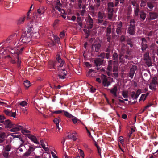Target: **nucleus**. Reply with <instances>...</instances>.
Here are the masks:
<instances>
[{"instance_id": "obj_1", "label": "nucleus", "mask_w": 158, "mask_h": 158, "mask_svg": "<svg viewBox=\"0 0 158 158\" xmlns=\"http://www.w3.org/2000/svg\"><path fill=\"white\" fill-rule=\"evenodd\" d=\"M113 60L114 61V64L117 65L118 64V59L120 62H122L123 60H129L131 58V52L129 49H127L126 51L123 50L122 51L121 54L119 55V58L117 53L114 52L112 56Z\"/></svg>"}, {"instance_id": "obj_2", "label": "nucleus", "mask_w": 158, "mask_h": 158, "mask_svg": "<svg viewBox=\"0 0 158 158\" xmlns=\"http://www.w3.org/2000/svg\"><path fill=\"white\" fill-rule=\"evenodd\" d=\"M3 124H4L5 128H12L10 130L11 132H17L19 129L22 128V126L21 125L13 124L9 119L5 120Z\"/></svg>"}, {"instance_id": "obj_3", "label": "nucleus", "mask_w": 158, "mask_h": 158, "mask_svg": "<svg viewBox=\"0 0 158 158\" xmlns=\"http://www.w3.org/2000/svg\"><path fill=\"white\" fill-rule=\"evenodd\" d=\"M27 144L29 147L27 151L23 155V157L25 158L28 157L29 156H34L35 154L34 152L35 149L37 147L32 144L29 143H28Z\"/></svg>"}, {"instance_id": "obj_4", "label": "nucleus", "mask_w": 158, "mask_h": 158, "mask_svg": "<svg viewBox=\"0 0 158 158\" xmlns=\"http://www.w3.org/2000/svg\"><path fill=\"white\" fill-rule=\"evenodd\" d=\"M23 47L21 48L19 52H14V55L15 56V60L12 59L11 60V62L12 64H15L16 65L17 68H19L21 66V60L19 58V55L22 52L23 50Z\"/></svg>"}, {"instance_id": "obj_5", "label": "nucleus", "mask_w": 158, "mask_h": 158, "mask_svg": "<svg viewBox=\"0 0 158 158\" xmlns=\"http://www.w3.org/2000/svg\"><path fill=\"white\" fill-rule=\"evenodd\" d=\"M114 3L113 2H110L107 3V10L108 19L111 20L113 15Z\"/></svg>"}, {"instance_id": "obj_6", "label": "nucleus", "mask_w": 158, "mask_h": 158, "mask_svg": "<svg viewBox=\"0 0 158 158\" xmlns=\"http://www.w3.org/2000/svg\"><path fill=\"white\" fill-rule=\"evenodd\" d=\"M31 34H25V33L23 34L20 38L21 41L23 43L27 44L31 40Z\"/></svg>"}, {"instance_id": "obj_7", "label": "nucleus", "mask_w": 158, "mask_h": 158, "mask_svg": "<svg viewBox=\"0 0 158 158\" xmlns=\"http://www.w3.org/2000/svg\"><path fill=\"white\" fill-rule=\"evenodd\" d=\"M122 23L121 22H120L117 26L116 29V32L118 35H121L124 31H126V29L122 27Z\"/></svg>"}, {"instance_id": "obj_8", "label": "nucleus", "mask_w": 158, "mask_h": 158, "mask_svg": "<svg viewBox=\"0 0 158 158\" xmlns=\"http://www.w3.org/2000/svg\"><path fill=\"white\" fill-rule=\"evenodd\" d=\"M49 66L50 69H60L62 68L63 66L60 65V64L58 63L57 62L51 61L49 62Z\"/></svg>"}, {"instance_id": "obj_9", "label": "nucleus", "mask_w": 158, "mask_h": 158, "mask_svg": "<svg viewBox=\"0 0 158 158\" xmlns=\"http://www.w3.org/2000/svg\"><path fill=\"white\" fill-rule=\"evenodd\" d=\"M101 78L102 80V84L104 87H108L110 85L111 83L110 81H108L107 76L104 74H102Z\"/></svg>"}, {"instance_id": "obj_10", "label": "nucleus", "mask_w": 158, "mask_h": 158, "mask_svg": "<svg viewBox=\"0 0 158 158\" xmlns=\"http://www.w3.org/2000/svg\"><path fill=\"white\" fill-rule=\"evenodd\" d=\"M58 77L60 79H64L66 78L68 72L66 70H58Z\"/></svg>"}, {"instance_id": "obj_11", "label": "nucleus", "mask_w": 158, "mask_h": 158, "mask_svg": "<svg viewBox=\"0 0 158 158\" xmlns=\"http://www.w3.org/2000/svg\"><path fill=\"white\" fill-rule=\"evenodd\" d=\"M127 28V32L131 35H133L135 33V26L132 25H128Z\"/></svg>"}, {"instance_id": "obj_12", "label": "nucleus", "mask_w": 158, "mask_h": 158, "mask_svg": "<svg viewBox=\"0 0 158 158\" xmlns=\"http://www.w3.org/2000/svg\"><path fill=\"white\" fill-rule=\"evenodd\" d=\"M104 60L100 58H96L94 60V63L97 66H100L102 65L103 63Z\"/></svg>"}, {"instance_id": "obj_13", "label": "nucleus", "mask_w": 158, "mask_h": 158, "mask_svg": "<svg viewBox=\"0 0 158 158\" xmlns=\"http://www.w3.org/2000/svg\"><path fill=\"white\" fill-rule=\"evenodd\" d=\"M60 53H58L56 55V57L57 61L56 62H57L58 63L60 64L61 65L63 66L65 63V61L61 58L60 56Z\"/></svg>"}, {"instance_id": "obj_14", "label": "nucleus", "mask_w": 158, "mask_h": 158, "mask_svg": "<svg viewBox=\"0 0 158 158\" xmlns=\"http://www.w3.org/2000/svg\"><path fill=\"white\" fill-rule=\"evenodd\" d=\"M97 75V72L94 70H89L86 73V75L89 77H94Z\"/></svg>"}, {"instance_id": "obj_15", "label": "nucleus", "mask_w": 158, "mask_h": 158, "mask_svg": "<svg viewBox=\"0 0 158 158\" xmlns=\"http://www.w3.org/2000/svg\"><path fill=\"white\" fill-rule=\"evenodd\" d=\"M26 19L25 15L22 16L20 17L17 21V23L18 25H21L24 23Z\"/></svg>"}, {"instance_id": "obj_16", "label": "nucleus", "mask_w": 158, "mask_h": 158, "mask_svg": "<svg viewBox=\"0 0 158 158\" xmlns=\"http://www.w3.org/2000/svg\"><path fill=\"white\" fill-rule=\"evenodd\" d=\"M101 47V45L99 43L94 44L92 45L91 49L92 51H94V48L95 51L98 52L99 51Z\"/></svg>"}, {"instance_id": "obj_17", "label": "nucleus", "mask_w": 158, "mask_h": 158, "mask_svg": "<svg viewBox=\"0 0 158 158\" xmlns=\"http://www.w3.org/2000/svg\"><path fill=\"white\" fill-rule=\"evenodd\" d=\"M110 92L111 93L114 97H116L117 96V92L118 90L117 86L115 85L113 86V88L110 89H109Z\"/></svg>"}, {"instance_id": "obj_18", "label": "nucleus", "mask_w": 158, "mask_h": 158, "mask_svg": "<svg viewBox=\"0 0 158 158\" xmlns=\"http://www.w3.org/2000/svg\"><path fill=\"white\" fill-rule=\"evenodd\" d=\"M149 15L150 20L156 19L158 16L157 13L156 12H150L149 13Z\"/></svg>"}, {"instance_id": "obj_19", "label": "nucleus", "mask_w": 158, "mask_h": 158, "mask_svg": "<svg viewBox=\"0 0 158 158\" xmlns=\"http://www.w3.org/2000/svg\"><path fill=\"white\" fill-rule=\"evenodd\" d=\"M28 137L31 140L34 142L35 143L37 144H39V142L38 141L37 139L35 136L30 134H28Z\"/></svg>"}, {"instance_id": "obj_20", "label": "nucleus", "mask_w": 158, "mask_h": 158, "mask_svg": "<svg viewBox=\"0 0 158 158\" xmlns=\"http://www.w3.org/2000/svg\"><path fill=\"white\" fill-rule=\"evenodd\" d=\"M140 11L139 7V5L136 6L134 10V18L135 19L136 17H138L139 15V12Z\"/></svg>"}, {"instance_id": "obj_21", "label": "nucleus", "mask_w": 158, "mask_h": 158, "mask_svg": "<svg viewBox=\"0 0 158 158\" xmlns=\"http://www.w3.org/2000/svg\"><path fill=\"white\" fill-rule=\"evenodd\" d=\"M4 112L7 116H11L14 118L15 117L16 115V112H12L8 110H5L4 111Z\"/></svg>"}, {"instance_id": "obj_22", "label": "nucleus", "mask_w": 158, "mask_h": 158, "mask_svg": "<svg viewBox=\"0 0 158 158\" xmlns=\"http://www.w3.org/2000/svg\"><path fill=\"white\" fill-rule=\"evenodd\" d=\"M154 2L151 1L148 2L147 3V6L149 9V10L148 9V10H153V8L154 7L153 5Z\"/></svg>"}, {"instance_id": "obj_23", "label": "nucleus", "mask_w": 158, "mask_h": 158, "mask_svg": "<svg viewBox=\"0 0 158 158\" xmlns=\"http://www.w3.org/2000/svg\"><path fill=\"white\" fill-rule=\"evenodd\" d=\"M140 18L141 19V21L143 22L146 17V14L143 11L140 12Z\"/></svg>"}, {"instance_id": "obj_24", "label": "nucleus", "mask_w": 158, "mask_h": 158, "mask_svg": "<svg viewBox=\"0 0 158 158\" xmlns=\"http://www.w3.org/2000/svg\"><path fill=\"white\" fill-rule=\"evenodd\" d=\"M6 138V134L5 132L0 133V143H2L5 140Z\"/></svg>"}, {"instance_id": "obj_25", "label": "nucleus", "mask_w": 158, "mask_h": 158, "mask_svg": "<svg viewBox=\"0 0 158 158\" xmlns=\"http://www.w3.org/2000/svg\"><path fill=\"white\" fill-rule=\"evenodd\" d=\"M60 6H55V7L53 9V10H55V9L57 10L58 11L61 12V13H64V9L60 8Z\"/></svg>"}, {"instance_id": "obj_26", "label": "nucleus", "mask_w": 158, "mask_h": 158, "mask_svg": "<svg viewBox=\"0 0 158 158\" xmlns=\"http://www.w3.org/2000/svg\"><path fill=\"white\" fill-rule=\"evenodd\" d=\"M13 36L14 35H10L7 38L6 41H4L2 43H0V46L2 44H3L5 41H6V42L10 43L11 40L12 39Z\"/></svg>"}, {"instance_id": "obj_27", "label": "nucleus", "mask_w": 158, "mask_h": 158, "mask_svg": "<svg viewBox=\"0 0 158 158\" xmlns=\"http://www.w3.org/2000/svg\"><path fill=\"white\" fill-rule=\"evenodd\" d=\"M64 114L65 116L70 118H73L74 117L71 114L68 113L67 111H64Z\"/></svg>"}, {"instance_id": "obj_28", "label": "nucleus", "mask_w": 158, "mask_h": 158, "mask_svg": "<svg viewBox=\"0 0 158 158\" xmlns=\"http://www.w3.org/2000/svg\"><path fill=\"white\" fill-rule=\"evenodd\" d=\"M157 80V78L156 77H154L152 79L151 82L150 83L151 84H152L154 87H156V86L157 83L156 81Z\"/></svg>"}, {"instance_id": "obj_29", "label": "nucleus", "mask_w": 158, "mask_h": 158, "mask_svg": "<svg viewBox=\"0 0 158 158\" xmlns=\"http://www.w3.org/2000/svg\"><path fill=\"white\" fill-rule=\"evenodd\" d=\"M20 130H21V132L24 135H26L27 134H29L30 133V131L25 129H23V128L22 126V128L21 129H20L19 130V131Z\"/></svg>"}, {"instance_id": "obj_30", "label": "nucleus", "mask_w": 158, "mask_h": 158, "mask_svg": "<svg viewBox=\"0 0 158 158\" xmlns=\"http://www.w3.org/2000/svg\"><path fill=\"white\" fill-rule=\"evenodd\" d=\"M112 48V47L111 44H109L107 48L106 49V52H110Z\"/></svg>"}, {"instance_id": "obj_31", "label": "nucleus", "mask_w": 158, "mask_h": 158, "mask_svg": "<svg viewBox=\"0 0 158 158\" xmlns=\"http://www.w3.org/2000/svg\"><path fill=\"white\" fill-rule=\"evenodd\" d=\"M98 19H103L105 16V14L102 13L100 11L98 12Z\"/></svg>"}, {"instance_id": "obj_32", "label": "nucleus", "mask_w": 158, "mask_h": 158, "mask_svg": "<svg viewBox=\"0 0 158 158\" xmlns=\"http://www.w3.org/2000/svg\"><path fill=\"white\" fill-rule=\"evenodd\" d=\"M31 83L28 80H26L24 81V86L26 87V88H28L31 85Z\"/></svg>"}, {"instance_id": "obj_33", "label": "nucleus", "mask_w": 158, "mask_h": 158, "mask_svg": "<svg viewBox=\"0 0 158 158\" xmlns=\"http://www.w3.org/2000/svg\"><path fill=\"white\" fill-rule=\"evenodd\" d=\"M145 60V61L146 64L147 65L148 67H149L152 66V63L151 58Z\"/></svg>"}, {"instance_id": "obj_34", "label": "nucleus", "mask_w": 158, "mask_h": 158, "mask_svg": "<svg viewBox=\"0 0 158 158\" xmlns=\"http://www.w3.org/2000/svg\"><path fill=\"white\" fill-rule=\"evenodd\" d=\"M114 64V61L110 60L108 61V67L107 69H111L112 66L113 64Z\"/></svg>"}, {"instance_id": "obj_35", "label": "nucleus", "mask_w": 158, "mask_h": 158, "mask_svg": "<svg viewBox=\"0 0 158 158\" xmlns=\"http://www.w3.org/2000/svg\"><path fill=\"white\" fill-rule=\"evenodd\" d=\"M67 137L69 139H73V140L75 141L77 138L74 136L73 134H71L68 135Z\"/></svg>"}, {"instance_id": "obj_36", "label": "nucleus", "mask_w": 158, "mask_h": 158, "mask_svg": "<svg viewBox=\"0 0 158 158\" xmlns=\"http://www.w3.org/2000/svg\"><path fill=\"white\" fill-rule=\"evenodd\" d=\"M141 93V90L140 89H138L137 91L136 94L135 93V95L134 97V99H136L139 95H140V94Z\"/></svg>"}, {"instance_id": "obj_37", "label": "nucleus", "mask_w": 158, "mask_h": 158, "mask_svg": "<svg viewBox=\"0 0 158 158\" xmlns=\"http://www.w3.org/2000/svg\"><path fill=\"white\" fill-rule=\"evenodd\" d=\"M148 46L147 44L141 43V49L143 51H144L146 50Z\"/></svg>"}, {"instance_id": "obj_38", "label": "nucleus", "mask_w": 158, "mask_h": 158, "mask_svg": "<svg viewBox=\"0 0 158 158\" xmlns=\"http://www.w3.org/2000/svg\"><path fill=\"white\" fill-rule=\"evenodd\" d=\"M111 25H110L106 29V35H111L110 34L111 33Z\"/></svg>"}, {"instance_id": "obj_39", "label": "nucleus", "mask_w": 158, "mask_h": 158, "mask_svg": "<svg viewBox=\"0 0 158 158\" xmlns=\"http://www.w3.org/2000/svg\"><path fill=\"white\" fill-rule=\"evenodd\" d=\"M135 70H130L129 73V77L131 78H133Z\"/></svg>"}, {"instance_id": "obj_40", "label": "nucleus", "mask_w": 158, "mask_h": 158, "mask_svg": "<svg viewBox=\"0 0 158 158\" xmlns=\"http://www.w3.org/2000/svg\"><path fill=\"white\" fill-rule=\"evenodd\" d=\"M127 44L130 45V47H133V43L131 40L130 38H128L127 40Z\"/></svg>"}, {"instance_id": "obj_41", "label": "nucleus", "mask_w": 158, "mask_h": 158, "mask_svg": "<svg viewBox=\"0 0 158 158\" xmlns=\"http://www.w3.org/2000/svg\"><path fill=\"white\" fill-rule=\"evenodd\" d=\"M3 155L5 158H10V156L9 155L8 152H7L6 151H4L3 154Z\"/></svg>"}, {"instance_id": "obj_42", "label": "nucleus", "mask_w": 158, "mask_h": 158, "mask_svg": "<svg viewBox=\"0 0 158 158\" xmlns=\"http://www.w3.org/2000/svg\"><path fill=\"white\" fill-rule=\"evenodd\" d=\"M6 118L3 115H0V123H3Z\"/></svg>"}, {"instance_id": "obj_43", "label": "nucleus", "mask_w": 158, "mask_h": 158, "mask_svg": "<svg viewBox=\"0 0 158 158\" xmlns=\"http://www.w3.org/2000/svg\"><path fill=\"white\" fill-rule=\"evenodd\" d=\"M11 145L9 144H8L5 147V150L4 151H6L7 152H8L10 151L11 150Z\"/></svg>"}, {"instance_id": "obj_44", "label": "nucleus", "mask_w": 158, "mask_h": 158, "mask_svg": "<svg viewBox=\"0 0 158 158\" xmlns=\"http://www.w3.org/2000/svg\"><path fill=\"white\" fill-rule=\"evenodd\" d=\"M107 41L109 43V44H112L111 40V35H106Z\"/></svg>"}, {"instance_id": "obj_45", "label": "nucleus", "mask_w": 158, "mask_h": 158, "mask_svg": "<svg viewBox=\"0 0 158 158\" xmlns=\"http://www.w3.org/2000/svg\"><path fill=\"white\" fill-rule=\"evenodd\" d=\"M131 131H130L128 134V136L129 138H131L132 133L135 131V130L132 128L131 129Z\"/></svg>"}, {"instance_id": "obj_46", "label": "nucleus", "mask_w": 158, "mask_h": 158, "mask_svg": "<svg viewBox=\"0 0 158 158\" xmlns=\"http://www.w3.org/2000/svg\"><path fill=\"white\" fill-rule=\"evenodd\" d=\"M122 95L125 98H128V92L127 91H123L122 93Z\"/></svg>"}, {"instance_id": "obj_47", "label": "nucleus", "mask_w": 158, "mask_h": 158, "mask_svg": "<svg viewBox=\"0 0 158 158\" xmlns=\"http://www.w3.org/2000/svg\"><path fill=\"white\" fill-rule=\"evenodd\" d=\"M125 37L124 35H122L120 38V41L122 43L124 42L125 40Z\"/></svg>"}, {"instance_id": "obj_48", "label": "nucleus", "mask_w": 158, "mask_h": 158, "mask_svg": "<svg viewBox=\"0 0 158 158\" xmlns=\"http://www.w3.org/2000/svg\"><path fill=\"white\" fill-rule=\"evenodd\" d=\"M54 39L55 40V42L56 43H57L58 44H59L60 43V38L59 37H58L57 36H55L54 37Z\"/></svg>"}, {"instance_id": "obj_49", "label": "nucleus", "mask_w": 158, "mask_h": 158, "mask_svg": "<svg viewBox=\"0 0 158 158\" xmlns=\"http://www.w3.org/2000/svg\"><path fill=\"white\" fill-rule=\"evenodd\" d=\"M105 53H101L99 55H98V56L99 57H101L100 59H103L105 57Z\"/></svg>"}, {"instance_id": "obj_50", "label": "nucleus", "mask_w": 158, "mask_h": 158, "mask_svg": "<svg viewBox=\"0 0 158 158\" xmlns=\"http://www.w3.org/2000/svg\"><path fill=\"white\" fill-rule=\"evenodd\" d=\"M87 22L89 23V24L93 23V19L89 16L88 18Z\"/></svg>"}, {"instance_id": "obj_51", "label": "nucleus", "mask_w": 158, "mask_h": 158, "mask_svg": "<svg viewBox=\"0 0 158 158\" xmlns=\"http://www.w3.org/2000/svg\"><path fill=\"white\" fill-rule=\"evenodd\" d=\"M149 85V88H150V89L152 90H156V87H154V85H152V84H151V83H150V84Z\"/></svg>"}, {"instance_id": "obj_52", "label": "nucleus", "mask_w": 158, "mask_h": 158, "mask_svg": "<svg viewBox=\"0 0 158 158\" xmlns=\"http://www.w3.org/2000/svg\"><path fill=\"white\" fill-rule=\"evenodd\" d=\"M74 72L78 75H80L81 74V70H73Z\"/></svg>"}, {"instance_id": "obj_53", "label": "nucleus", "mask_w": 158, "mask_h": 158, "mask_svg": "<svg viewBox=\"0 0 158 158\" xmlns=\"http://www.w3.org/2000/svg\"><path fill=\"white\" fill-rule=\"evenodd\" d=\"M150 58L149 56V53L148 52L146 53L144 55V60H146Z\"/></svg>"}, {"instance_id": "obj_54", "label": "nucleus", "mask_w": 158, "mask_h": 158, "mask_svg": "<svg viewBox=\"0 0 158 158\" xmlns=\"http://www.w3.org/2000/svg\"><path fill=\"white\" fill-rule=\"evenodd\" d=\"M30 10H29L27 13V16H26V19L27 20H29L31 19V18L30 16Z\"/></svg>"}, {"instance_id": "obj_55", "label": "nucleus", "mask_w": 158, "mask_h": 158, "mask_svg": "<svg viewBox=\"0 0 158 158\" xmlns=\"http://www.w3.org/2000/svg\"><path fill=\"white\" fill-rule=\"evenodd\" d=\"M130 24L129 25H132L133 26H135V21L134 19H131L130 20Z\"/></svg>"}, {"instance_id": "obj_56", "label": "nucleus", "mask_w": 158, "mask_h": 158, "mask_svg": "<svg viewBox=\"0 0 158 158\" xmlns=\"http://www.w3.org/2000/svg\"><path fill=\"white\" fill-rule=\"evenodd\" d=\"M37 13L40 14V15L43 14L44 13V11L41 9H38L37 10Z\"/></svg>"}, {"instance_id": "obj_57", "label": "nucleus", "mask_w": 158, "mask_h": 158, "mask_svg": "<svg viewBox=\"0 0 158 158\" xmlns=\"http://www.w3.org/2000/svg\"><path fill=\"white\" fill-rule=\"evenodd\" d=\"M19 105L22 106H24L27 105V103L25 101H22L20 102Z\"/></svg>"}, {"instance_id": "obj_58", "label": "nucleus", "mask_w": 158, "mask_h": 158, "mask_svg": "<svg viewBox=\"0 0 158 158\" xmlns=\"http://www.w3.org/2000/svg\"><path fill=\"white\" fill-rule=\"evenodd\" d=\"M78 6L79 9H81V3H82V0H78Z\"/></svg>"}, {"instance_id": "obj_59", "label": "nucleus", "mask_w": 158, "mask_h": 158, "mask_svg": "<svg viewBox=\"0 0 158 158\" xmlns=\"http://www.w3.org/2000/svg\"><path fill=\"white\" fill-rule=\"evenodd\" d=\"M110 52H107L105 54V57L108 59H110Z\"/></svg>"}, {"instance_id": "obj_60", "label": "nucleus", "mask_w": 158, "mask_h": 158, "mask_svg": "<svg viewBox=\"0 0 158 158\" xmlns=\"http://www.w3.org/2000/svg\"><path fill=\"white\" fill-rule=\"evenodd\" d=\"M65 34L64 31H63L60 33V37H64L65 36Z\"/></svg>"}, {"instance_id": "obj_61", "label": "nucleus", "mask_w": 158, "mask_h": 158, "mask_svg": "<svg viewBox=\"0 0 158 158\" xmlns=\"http://www.w3.org/2000/svg\"><path fill=\"white\" fill-rule=\"evenodd\" d=\"M146 2L145 1H143V0H141V6H144L146 5Z\"/></svg>"}, {"instance_id": "obj_62", "label": "nucleus", "mask_w": 158, "mask_h": 158, "mask_svg": "<svg viewBox=\"0 0 158 158\" xmlns=\"http://www.w3.org/2000/svg\"><path fill=\"white\" fill-rule=\"evenodd\" d=\"M62 4L60 3V0H57L56 1V6H61Z\"/></svg>"}, {"instance_id": "obj_63", "label": "nucleus", "mask_w": 158, "mask_h": 158, "mask_svg": "<svg viewBox=\"0 0 158 158\" xmlns=\"http://www.w3.org/2000/svg\"><path fill=\"white\" fill-rule=\"evenodd\" d=\"M59 21V20L58 19H56L55 20L53 24V26L55 27L56 26V25L57 24Z\"/></svg>"}, {"instance_id": "obj_64", "label": "nucleus", "mask_w": 158, "mask_h": 158, "mask_svg": "<svg viewBox=\"0 0 158 158\" xmlns=\"http://www.w3.org/2000/svg\"><path fill=\"white\" fill-rule=\"evenodd\" d=\"M53 122L56 125L59 124V120L57 118H55L53 120Z\"/></svg>"}]
</instances>
